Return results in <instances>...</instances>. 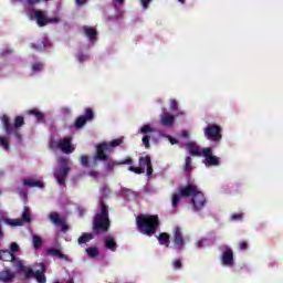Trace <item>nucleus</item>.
<instances>
[{"instance_id": "e433bc0d", "label": "nucleus", "mask_w": 283, "mask_h": 283, "mask_svg": "<svg viewBox=\"0 0 283 283\" xmlns=\"http://www.w3.org/2000/svg\"><path fill=\"white\" fill-rule=\"evenodd\" d=\"M0 145L1 147H3V149H6L8 151V149H10V142L8 140L7 137L4 136H0Z\"/></svg>"}, {"instance_id": "39448f33", "label": "nucleus", "mask_w": 283, "mask_h": 283, "mask_svg": "<svg viewBox=\"0 0 283 283\" xmlns=\"http://www.w3.org/2000/svg\"><path fill=\"white\" fill-rule=\"evenodd\" d=\"M123 145V139H113L111 143H101L96 146V151L93 157L92 167L98 166V160H107V154H109L112 147H120Z\"/></svg>"}, {"instance_id": "c85d7f7f", "label": "nucleus", "mask_w": 283, "mask_h": 283, "mask_svg": "<svg viewBox=\"0 0 283 283\" xmlns=\"http://www.w3.org/2000/svg\"><path fill=\"white\" fill-rule=\"evenodd\" d=\"M90 240H94V234L83 232L82 235L77 239V243L78 244H87V242H90Z\"/></svg>"}, {"instance_id": "4be33fe9", "label": "nucleus", "mask_w": 283, "mask_h": 283, "mask_svg": "<svg viewBox=\"0 0 283 283\" xmlns=\"http://www.w3.org/2000/svg\"><path fill=\"white\" fill-rule=\"evenodd\" d=\"M15 274L14 272L10 271V270H3L0 272V282H12V280H14Z\"/></svg>"}, {"instance_id": "72a5a7b5", "label": "nucleus", "mask_w": 283, "mask_h": 283, "mask_svg": "<svg viewBox=\"0 0 283 283\" xmlns=\"http://www.w3.org/2000/svg\"><path fill=\"white\" fill-rule=\"evenodd\" d=\"M80 163L82 167H85L86 169H88V167H92V165H90V157L87 155H82L80 157Z\"/></svg>"}, {"instance_id": "5701e85b", "label": "nucleus", "mask_w": 283, "mask_h": 283, "mask_svg": "<svg viewBox=\"0 0 283 283\" xmlns=\"http://www.w3.org/2000/svg\"><path fill=\"white\" fill-rule=\"evenodd\" d=\"M83 32L90 41H96V36H98V31L92 27H84Z\"/></svg>"}, {"instance_id": "ea45409f", "label": "nucleus", "mask_w": 283, "mask_h": 283, "mask_svg": "<svg viewBox=\"0 0 283 283\" xmlns=\"http://www.w3.org/2000/svg\"><path fill=\"white\" fill-rule=\"evenodd\" d=\"M11 253H19V251H21V248L18 245L17 242H12L10 244V250H9Z\"/></svg>"}, {"instance_id": "5fc2aeb1", "label": "nucleus", "mask_w": 283, "mask_h": 283, "mask_svg": "<svg viewBox=\"0 0 283 283\" xmlns=\"http://www.w3.org/2000/svg\"><path fill=\"white\" fill-rule=\"evenodd\" d=\"M168 140H169V143L172 144V145H178V139H176V138H174V137H171V136L168 137Z\"/></svg>"}, {"instance_id": "6ab92c4d", "label": "nucleus", "mask_w": 283, "mask_h": 283, "mask_svg": "<svg viewBox=\"0 0 283 283\" xmlns=\"http://www.w3.org/2000/svg\"><path fill=\"white\" fill-rule=\"evenodd\" d=\"M176 122V116L165 113L161 115L160 123L164 127H172Z\"/></svg>"}, {"instance_id": "7ed1b4c3", "label": "nucleus", "mask_w": 283, "mask_h": 283, "mask_svg": "<svg viewBox=\"0 0 283 283\" xmlns=\"http://www.w3.org/2000/svg\"><path fill=\"white\" fill-rule=\"evenodd\" d=\"M179 193L181 198L192 197L193 211H201L207 205V198L205 193L198 190V186L188 184L186 187L179 188Z\"/></svg>"}, {"instance_id": "09e8293b", "label": "nucleus", "mask_w": 283, "mask_h": 283, "mask_svg": "<svg viewBox=\"0 0 283 283\" xmlns=\"http://www.w3.org/2000/svg\"><path fill=\"white\" fill-rule=\"evenodd\" d=\"M140 3L145 10L149 8V3H151V0H140Z\"/></svg>"}, {"instance_id": "412c9836", "label": "nucleus", "mask_w": 283, "mask_h": 283, "mask_svg": "<svg viewBox=\"0 0 283 283\" xmlns=\"http://www.w3.org/2000/svg\"><path fill=\"white\" fill-rule=\"evenodd\" d=\"M186 147L190 154V156H202V153L200 151V147L196 142H189L186 144Z\"/></svg>"}, {"instance_id": "bf43d9fd", "label": "nucleus", "mask_w": 283, "mask_h": 283, "mask_svg": "<svg viewBox=\"0 0 283 283\" xmlns=\"http://www.w3.org/2000/svg\"><path fill=\"white\" fill-rule=\"evenodd\" d=\"M179 1V3H185V0H178Z\"/></svg>"}, {"instance_id": "603ef678", "label": "nucleus", "mask_w": 283, "mask_h": 283, "mask_svg": "<svg viewBox=\"0 0 283 283\" xmlns=\"http://www.w3.org/2000/svg\"><path fill=\"white\" fill-rule=\"evenodd\" d=\"M205 242H207V239H201L200 241L197 242L198 249H202L205 247Z\"/></svg>"}, {"instance_id": "20e7f679", "label": "nucleus", "mask_w": 283, "mask_h": 283, "mask_svg": "<svg viewBox=\"0 0 283 283\" xmlns=\"http://www.w3.org/2000/svg\"><path fill=\"white\" fill-rule=\"evenodd\" d=\"M1 123L7 136L13 135L20 143L23 140V135H21V132L19 130L25 125V118H23V116H15L14 123L12 124L10 122V117L8 115H3L1 117Z\"/></svg>"}, {"instance_id": "bb28decb", "label": "nucleus", "mask_w": 283, "mask_h": 283, "mask_svg": "<svg viewBox=\"0 0 283 283\" xmlns=\"http://www.w3.org/2000/svg\"><path fill=\"white\" fill-rule=\"evenodd\" d=\"M159 244L166 247L167 249H169V240H170V235L167 232H161L158 238H157Z\"/></svg>"}, {"instance_id": "423d86ee", "label": "nucleus", "mask_w": 283, "mask_h": 283, "mask_svg": "<svg viewBox=\"0 0 283 283\" xmlns=\"http://www.w3.org/2000/svg\"><path fill=\"white\" fill-rule=\"evenodd\" d=\"M128 171H132L133 174H137V176H140V174H147L148 178H151L154 175V166L151 164V156L146 155L144 157H139L138 159V167L136 166H129Z\"/></svg>"}, {"instance_id": "b1692460", "label": "nucleus", "mask_w": 283, "mask_h": 283, "mask_svg": "<svg viewBox=\"0 0 283 283\" xmlns=\"http://www.w3.org/2000/svg\"><path fill=\"white\" fill-rule=\"evenodd\" d=\"M28 114L30 116H34L38 120V123H45V114H43L39 108H33L28 111Z\"/></svg>"}, {"instance_id": "9b49d317", "label": "nucleus", "mask_w": 283, "mask_h": 283, "mask_svg": "<svg viewBox=\"0 0 283 283\" xmlns=\"http://www.w3.org/2000/svg\"><path fill=\"white\" fill-rule=\"evenodd\" d=\"M49 220L55 227H60L62 233H67L70 231V226H67V219L65 217H61L59 212H50Z\"/></svg>"}, {"instance_id": "c9c22d12", "label": "nucleus", "mask_w": 283, "mask_h": 283, "mask_svg": "<svg viewBox=\"0 0 283 283\" xmlns=\"http://www.w3.org/2000/svg\"><path fill=\"white\" fill-rule=\"evenodd\" d=\"M43 67H45V65L41 62H34L32 64V72L33 74H36V72H41V70H43Z\"/></svg>"}, {"instance_id": "9d476101", "label": "nucleus", "mask_w": 283, "mask_h": 283, "mask_svg": "<svg viewBox=\"0 0 283 283\" xmlns=\"http://www.w3.org/2000/svg\"><path fill=\"white\" fill-rule=\"evenodd\" d=\"M50 148L60 149V151L63 154H72L74 151V147H72V137H65L60 140H51Z\"/></svg>"}, {"instance_id": "a878e982", "label": "nucleus", "mask_w": 283, "mask_h": 283, "mask_svg": "<svg viewBox=\"0 0 283 283\" xmlns=\"http://www.w3.org/2000/svg\"><path fill=\"white\" fill-rule=\"evenodd\" d=\"M104 244L108 249V251H116V247H118L116 240H114L111 234L106 235V238L104 239Z\"/></svg>"}, {"instance_id": "2f4dec72", "label": "nucleus", "mask_w": 283, "mask_h": 283, "mask_svg": "<svg viewBox=\"0 0 283 283\" xmlns=\"http://www.w3.org/2000/svg\"><path fill=\"white\" fill-rule=\"evenodd\" d=\"M192 159L190 156H187L185 159V165H184V171L189 172L193 170V166H191Z\"/></svg>"}, {"instance_id": "f03ea898", "label": "nucleus", "mask_w": 283, "mask_h": 283, "mask_svg": "<svg viewBox=\"0 0 283 283\" xmlns=\"http://www.w3.org/2000/svg\"><path fill=\"white\" fill-rule=\"evenodd\" d=\"M136 224L139 232L143 233V235H148V238H151V235H156V231H158L160 227V219H158L157 214H139L136 218Z\"/></svg>"}, {"instance_id": "f704fd0d", "label": "nucleus", "mask_w": 283, "mask_h": 283, "mask_svg": "<svg viewBox=\"0 0 283 283\" xmlns=\"http://www.w3.org/2000/svg\"><path fill=\"white\" fill-rule=\"evenodd\" d=\"M43 247V239L39 235H33V248L34 249H41Z\"/></svg>"}, {"instance_id": "f8f14e48", "label": "nucleus", "mask_w": 283, "mask_h": 283, "mask_svg": "<svg viewBox=\"0 0 283 283\" xmlns=\"http://www.w3.org/2000/svg\"><path fill=\"white\" fill-rule=\"evenodd\" d=\"M97 163H106L105 171H114V167H116V165H134V159L132 157H127L126 159L118 163L109 158V155H107L106 160H97Z\"/></svg>"}, {"instance_id": "dca6fc26", "label": "nucleus", "mask_w": 283, "mask_h": 283, "mask_svg": "<svg viewBox=\"0 0 283 283\" xmlns=\"http://www.w3.org/2000/svg\"><path fill=\"white\" fill-rule=\"evenodd\" d=\"M151 132H154V129L151 128V126L149 124H145L139 129L140 134H145L142 138V142L146 149H149V140H151V136H149L148 134H151Z\"/></svg>"}, {"instance_id": "58836bf2", "label": "nucleus", "mask_w": 283, "mask_h": 283, "mask_svg": "<svg viewBox=\"0 0 283 283\" xmlns=\"http://www.w3.org/2000/svg\"><path fill=\"white\" fill-rule=\"evenodd\" d=\"M201 154L205 156V159H208L213 156V150L211 148H203Z\"/></svg>"}, {"instance_id": "6e6552de", "label": "nucleus", "mask_w": 283, "mask_h": 283, "mask_svg": "<svg viewBox=\"0 0 283 283\" xmlns=\"http://www.w3.org/2000/svg\"><path fill=\"white\" fill-rule=\"evenodd\" d=\"M3 222L9 227H23V224H30L32 222V216L30 214V208L24 207L21 218L18 219H3Z\"/></svg>"}, {"instance_id": "f257e3e1", "label": "nucleus", "mask_w": 283, "mask_h": 283, "mask_svg": "<svg viewBox=\"0 0 283 283\" xmlns=\"http://www.w3.org/2000/svg\"><path fill=\"white\" fill-rule=\"evenodd\" d=\"M99 207L101 212L94 216L92 227V231L96 235H99V233H107L112 227V221H109V209L107 208V205H105V201L99 200Z\"/></svg>"}, {"instance_id": "49530a36", "label": "nucleus", "mask_w": 283, "mask_h": 283, "mask_svg": "<svg viewBox=\"0 0 283 283\" xmlns=\"http://www.w3.org/2000/svg\"><path fill=\"white\" fill-rule=\"evenodd\" d=\"M172 266H174V269H182V261H180V260H175V261L172 262Z\"/></svg>"}, {"instance_id": "a18cd8bd", "label": "nucleus", "mask_w": 283, "mask_h": 283, "mask_svg": "<svg viewBox=\"0 0 283 283\" xmlns=\"http://www.w3.org/2000/svg\"><path fill=\"white\" fill-rule=\"evenodd\" d=\"M50 23H61V18L59 17L49 18L48 25H50Z\"/></svg>"}, {"instance_id": "cd10ccee", "label": "nucleus", "mask_w": 283, "mask_h": 283, "mask_svg": "<svg viewBox=\"0 0 283 283\" xmlns=\"http://www.w3.org/2000/svg\"><path fill=\"white\" fill-rule=\"evenodd\" d=\"M203 165H206V167H218V165H220V159L212 155L203 160Z\"/></svg>"}, {"instance_id": "4d7b16f0", "label": "nucleus", "mask_w": 283, "mask_h": 283, "mask_svg": "<svg viewBox=\"0 0 283 283\" xmlns=\"http://www.w3.org/2000/svg\"><path fill=\"white\" fill-rule=\"evenodd\" d=\"M77 6H85V1L87 0H75Z\"/></svg>"}, {"instance_id": "4468645a", "label": "nucleus", "mask_w": 283, "mask_h": 283, "mask_svg": "<svg viewBox=\"0 0 283 283\" xmlns=\"http://www.w3.org/2000/svg\"><path fill=\"white\" fill-rule=\"evenodd\" d=\"M172 237L175 249H177V251H182V249H185V237L182 235V230L178 227L175 228Z\"/></svg>"}, {"instance_id": "a19ab883", "label": "nucleus", "mask_w": 283, "mask_h": 283, "mask_svg": "<svg viewBox=\"0 0 283 283\" xmlns=\"http://www.w3.org/2000/svg\"><path fill=\"white\" fill-rule=\"evenodd\" d=\"M76 59L80 63H85L90 59V56L83 54V52L77 53Z\"/></svg>"}, {"instance_id": "052dcab7", "label": "nucleus", "mask_w": 283, "mask_h": 283, "mask_svg": "<svg viewBox=\"0 0 283 283\" xmlns=\"http://www.w3.org/2000/svg\"><path fill=\"white\" fill-rule=\"evenodd\" d=\"M116 1H118V3H123V1H125V0H116Z\"/></svg>"}, {"instance_id": "6e6d98bb", "label": "nucleus", "mask_w": 283, "mask_h": 283, "mask_svg": "<svg viewBox=\"0 0 283 283\" xmlns=\"http://www.w3.org/2000/svg\"><path fill=\"white\" fill-rule=\"evenodd\" d=\"M181 137H182V138H189V132L182 130V132H181Z\"/></svg>"}, {"instance_id": "aec40b11", "label": "nucleus", "mask_w": 283, "mask_h": 283, "mask_svg": "<svg viewBox=\"0 0 283 283\" xmlns=\"http://www.w3.org/2000/svg\"><path fill=\"white\" fill-rule=\"evenodd\" d=\"M34 277L38 283L48 282V279L45 277V264L40 263V270L35 271Z\"/></svg>"}, {"instance_id": "1a4fd4ad", "label": "nucleus", "mask_w": 283, "mask_h": 283, "mask_svg": "<svg viewBox=\"0 0 283 283\" xmlns=\"http://www.w3.org/2000/svg\"><path fill=\"white\" fill-rule=\"evenodd\" d=\"M205 137L211 143H220L222 140V127L217 124H210L205 128Z\"/></svg>"}, {"instance_id": "2eb2a0df", "label": "nucleus", "mask_w": 283, "mask_h": 283, "mask_svg": "<svg viewBox=\"0 0 283 283\" xmlns=\"http://www.w3.org/2000/svg\"><path fill=\"white\" fill-rule=\"evenodd\" d=\"M221 262L223 266H233V264H235V261L233 259V250L229 248V245L224 247L221 255Z\"/></svg>"}, {"instance_id": "37998d69", "label": "nucleus", "mask_w": 283, "mask_h": 283, "mask_svg": "<svg viewBox=\"0 0 283 283\" xmlns=\"http://www.w3.org/2000/svg\"><path fill=\"white\" fill-rule=\"evenodd\" d=\"M239 249L240 251H247V249H249V243L247 241H241L239 243Z\"/></svg>"}, {"instance_id": "7c9ffc66", "label": "nucleus", "mask_w": 283, "mask_h": 283, "mask_svg": "<svg viewBox=\"0 0 283 283\" xmlns=\"http://www.w3.org/2000/svg\"><path fill=\"white\" fill-rule=\"evenodd\" d=\"M23 185H25V187H38L39 189H43V182L33 179H24Z\"/></svg>"}, {"instance_id": "79ce46f5", "label": "nucleus", "mask_w": 283, "mask_h": 283, "mask_svg": "<svg viewBox=\"0 0 283 283\" xmlns=\"http://www.w3.org/2000/svg\"><path fill=\"white\" fill-rule=\"evenodd\" d=\"M171 200H172V207H178V203L180 202V195L174 193Z\"/></svg>"}, {"instance_id": "13d9d810", "label": "nucleus", "mask_w": 283, "mask_h": 283, "mask_svg": "<svg viewBox=\"0 0 283 283\" xmlns=\"http://www.w3.org/2000/svg\"><path fill=\"white\" fill-rule=\"evenodd\" d=\"M67 283H74V279L69 280Z\"/></svg>"}, {"instance_id": "f3484780", "label": "nucleus", "mask_w": 283, "mask_h": 283, "mask_svg": "<svg viewBox=\"0 0 283 283\" xmlns=\"http://www.w3.org/2000/svg\"><path fill=\"white\" fill-rule=\"evenodd\" d=\"M34 19L39 25V28H45L48 25V15L45 14V11L43 10H34L33 11Z\"/></svg>"}, {"instance_id": "3c124183", "label": "nucleus", "mask_w": 283, "mask_h": 283, "mask_svg": "<svg viewBox=\"0 0 283 283\" xmlns=\"http://www.w3.org/2000/svg\"><path fill=\"white\" fill-rule=\"evenodd\" d=\"M8 54H12V49H7L0 53V56H8Z\"/></svg>"}, {"instance_id": "0eeeda50", "label": "nucleus", "mask_w": 283, "mask_h": 283, "mask_svg": "<svg viewBox=\"0 0 283 283\" xmlns=\"http://www.w3.org/2000/svg\"><path fill=\"white\" fill-rule=\"evenodd\" d=\"M57 163L61 165V168L54 172V176L57 184L63 186L65 185V180L70 174V167H67L69 160L65 157H59Z\"/></svg>"}, {"instance_id": "0e129e2a", "label": "nucleus", "mask_w": 283, "mask_h": 283, "mask_svg": "<svg viewBox=\"0 0 283 283\" xmlns=\"http://www.w3.org/2000/svg\"><path fill=\"white\" fill-rule=\"evenodd\" d=\"M55 283H61V282L56 281Z\"/></svg>"}, {"instance_id": "e2e57ef3", "label": "nucleus", "mask_w": 283, "mask_h": 283, "mask_svg": "<svg viewBox=\"0 0 283 283\" xmlns=\"http://www.w3.org/2000/svg\"><path fill=\"white\" fill-rule=\"evenodd\" d=\"M45 3H48V1H50V0H43Z\"/></svg>"}, {"instance_id": "864d4df0", "label": "nucleus", "mask_w": 283, "mask_h": 283, "mask_svg": "<svg viewBox=\"0 0 283 283\" xmlns=\"http://www.w3.org/2000/svg\"><path fill=\"white\" fill-rule=\"evenodd\" d=\"M88 176H91V178H98V171H96V170H91V171L88 172Z\"/></svg>"}, {"instance_id": "ddd939ff", "label": "nucleus", "mask_w": 283, "mask_h": 283, "mask_svg": "<svg viewBox=\"0 0 283 283\" xmlns=\"http://www.w3.org/2000/svg\"><path fill=\"white\" fill-rule=\"evenodd\" d=\"M94 120V111L92 108H86L84 115H81L76 118L74 125L76 129H81V127H85L87 122Z\"/></svg>"}, {"instance_id": "473e14b6", "label": "nucleus", "mask_w": 283, "mask_h": 283, "mask_svg": "<svg viewBox=\"0 0 283 283\" xmlns=\"http://www.w3.org/2000/svg\"><path fill=\"white\" fill-rule=\"evenodd\" d=\"M86 253L90 258H98V248L90 247L86 249Z\"/></svg>"}, {"instance_id": "4c0bfd02", "label": "nucleus", "mask_w": 283, "mask_h": 283, "mask_svg": "<svg viewBox=\"0 0 283 283\" xmlns=\"http://www.w3.org/2000/svg\"><path fill=\"white\" fill-rule=\"evenodd\" d=\"M22 271H23L24 276L27 277V280H30L31 277H34L35 272L31 268H28V269L23 268Z\"/></svg>"}, {"instance_id": "8fccbe9b", "label": "nucleus", "mask_w": 283, "mask_h": 283, "mask_svg": "<svg viewBox=\"0 0 283 283\" xmlns=\"http://www.w3.org/2000/svg\"><path fill=\"white\" fill-rule=\"evenodd\" d=\"M231 220L233 221L242 220V213H233L231 216Z\"/></svg>"}, {"instance_id": "a211bd4d", "label": "nucleus", "mask_w": 283, "mask_h": 283, "mask_svg": "<svg viewBox=\"0 0 283 283\" xmlns=\"http://www.w3.org/2000/svg\"><path fill=\"white\" fill-rule=\"evenodd\" d=\"M0 260L2 262H17V254L10 250H0Z\"/></svg>"}, {"instance_id": "680f3d73", "label": "nucleus", "mask_w": 283, "mask_h": 283, "mask_svg": "<svg viewBox=\"0 0 283 283\" xmlns=\"http://www.w3.org/2000/svg\"><path fill=\"white\" fill-rule=\"evenodd\" d=\"M104 190L109 191V188H104Z\"/></svg>"}, {"instance_id": "c03bdc74", "label": "nucleus", "mask_w": 283, "mask_h": 283, "mask_svg": "<svg viewBox=\"0 0 283 283\" xmlns=\"http://www.w3.org/2000/svg\"><path fill=\"white\" fill-rule=\"evenodd\" d=\"M170 109H172V112L178 111V102L176 99L170 101Z\"/></svg>"}, {"instance_id": "de8ad7c7", "label": "nucleus", "mask_w": 283, "mask_h": 283, "mask_svg": "<svg viewBox=\"0 0 283 283\" xmlns=\"http://www.w3.org/2000/svg\"><path fill=\"white\" fill-rule=\"evenodd\" d=\"M41 1H43V0H25V3L28 6H36V4L41 3Z\"/></svg>"}, {"instance_id": "c756f323", "label": "nucleus", "mask_w": 283, "mask_h": 283, "mask_svg": "<svg viewBox=\"0 0 283 283\" xmlns=\"http://www.w3.org/2000/svg\"><path fill=\"white\" fill-rule=\"evenodd\" d=\"M31 48L38 52H43L48 48V40L43 39L40 43H31Z\"/></svg>"}, {"instance_id": "393cba45", "label": "nucleus", "mask_w": 283, "mask_h": 283, "mask_svg": "<svg viewBox=\"0 0 283 283\" xmlns=\"http://www.w3.org/2000/svg\"><path fill=\"white\" fill-rule=\"evenodd\" d=\"M46 253L49 255H52L53 258H59V260H69L67 255L63 254V252H61V250L55 249V248L48 249Z\"/></svg>"}]
</instances>
